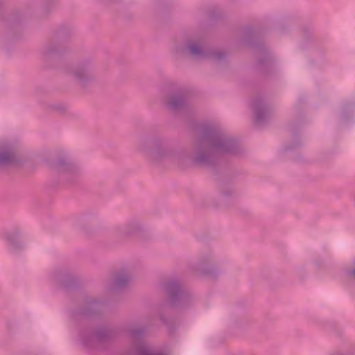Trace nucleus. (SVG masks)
<instances>
[{
    "label": "nucleus",
    "mask_w": 355,
    "mask_h": 355,
    "mask_svg": "<svg viewBox=\"0 0 355 355\" xmlns=\"http://www.w3.org/2000/svg\"><path fill=\"white\" fill-rule=\"evenodd\" d=\"M190 51L193 54H197L200 52V49L199 48H196V47H193V46H191L190 47Z\"/></svg>",
    "instance_id": "f03ea898"
},
{
    "label": "nucleus",
    "mask_w": 355,
    "mask_h": 355,
    "mask_svg": "<svg viewBox=\"0 0 355 355\" xmlns=\"http://www.w3.org/2000/svg\"><path fill=\"white\" fill-rule=\"evenodd\" d=\"M13 152L9 147H0V162H11L13 161Z\"/></svg>",
    "instance_id": "f257e3e1"
},
{
    "label": "nucleus",
    "mask_w": 355,
    "mask_h": 355,
    "mask_svg": "<svg viewBox=\"0 0 355 355\" xmlns=\"http://www.w3.org/2000/svg\"><path fill=\"white\" fill-rule=\"evenodd\" d=\"M352 275L355 277V269H353V270L352 271Z\"/></svg>",
    "instance_id": "7ed1b4c3"
}]
</instances>
